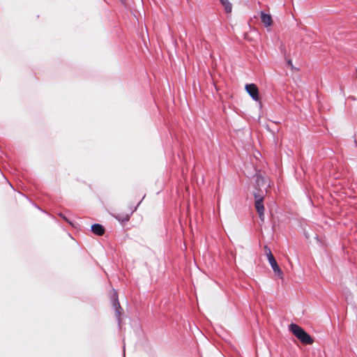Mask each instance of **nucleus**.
Masks as SVG:
<instances>
[{
  "label": "nucleus",
  "mask_w": 357,
  "mask_h": 357,
  "mask_svg": "<svg viewBox=\"0 0 357 357\" xmlns=\"http://www.w3.org/2000/svg\"><path fill=\"white\" fill-rule=\"evenodd\" d=\"M254 197L255 199V206L259 214V217L261 220H264V206L263 204L264 201V192L259 193V191L254 192Z\"/></svg>",
  "instance_id": "obj_2"
},
{
  "label": "nucleus",
  "mask_w": 357,
  "mask_h": 357,
  "mask_svg": "<svg viewBox=\"0 0 357 357\" xmlns=\"http://www.w3.org/2000/svg\"><path fill=\"white\" fill-rule=\"evenodd\" d=\"M221 4L224 6L226 13H229L231 12L232 5L229 0H219Z\"/></svg>",
  "instance_id": "obj_9"
},
{
  "label": "nucleus",
  "mask_w": 357,
  "mask_h": 357,
  "mask_svg": "<svg viewBox=\"0 0 357 357\" xmlns=\"http://www.w3.org/2000/svg\"><path fill=\"white\" fill-rule=\"evenodd\" d=\"M113 305H114V307L115 308L116 317L119 319V317L121 316L120 310H121V307L119 302L116 292L114 293V298L113 299Z\"/></svg>",
  "instance_id": "obj_8"
},
{
  "label": "nucleus",
  "mask_w": 357,
  "mask_h": 357,
  "mask_svg": "<svg viewBox=\"0 0 357 357\" xmlns=\"http://www.w3.org/2000/svg\"><path fill=\"white\" fill-rule=\"evenodd\" d=\"M260 18L261 22L264 23V24L266 26H269L272 24L273 20L272 17L270 15L265 13L264 12L261 11L260 13Z\"/></svg>",
  "instance_id": "obj_5"
},
{
  "label": "nucleus",
  "mask_w": 357,
  "mask_h": 357,
  "mask_svg": "<svg viewBox=\"0 0 357 357\" xmlns=\"http://www.w3.org/2000/svg\"><path fill=\"white\" fill-rule=\"evenodd\" d=\"M268 261L272 267L274 273L277 275H278L280 277H282V271H281L280 268L277 264V261L274 257V256L270 257L268 258Z\"/></svg>",
  "instance_id": "obj_4"
},
{
  "label": "nucleus",
  "mask_w": 357,
  "mask_h": 357,
  "mask_svg": "<svg viewBox=\"0 0 357 357\" xmlns=\"http://www.w3.org/2000/svg\"><path fill=\"white\" fill-rule=\"evenodd\" d=\"M266 180L264 177H262L261 176H257L256 177V180H255V188H256V190L255 192H257L259 191V193H261L263 192L261 190H260V187L261 186H264L266 185Z\"/></svg>",
  "instance_id": "obj_6"
},
{
  "label": "nucleus",
  "mask_w": 357,
  "mask_h": 357,
  "mask_svg": "<svg viewBox=\"0 0 357 357\" xmlns=\"http://www.w3.org/2000/svg\"><path fill=\"white\" fill-rule=\"evenodd\" d=\"M264 252H265L266 255L267 256V259L270 257L273 256V255L271 252V249L267 245L264 246Z\"/></svg>",
  "instance_id": "obj_11"
},
{
  "label": "nucleus",
  "mask_w": 357,
  "mask_h": 357,
  "mask_svg": "<svg viewBox=\"0 0 357 357\" xmlns=\"http://www.w3.org/2000/svg\"><path fill=\"white\" fill-rule=\"evenodd\" d=\"M287 64L291 66V68H293V64H292V61L291 60H289L288 62H287Z\"/></svg>",
  "instance_id": "obj_12"
},
{
  "label": "nucleus",
  "mask_w": 357,
  "mask_h": 357,
  "mask_svg": "<svg viewBox=\"0 0 357 357\" xmlns=\"http://www.w3.org/2000/svg\"><path fill=\"white\" fill-rule=\"evenodd\" d=\"M289 330L302 343L312 344L314 342L312 337L298 325L291 324Z\"/></svg>",
  "instance_id": "obj_1"
},
{
  "label": "nucleus",
  "mask_w": 357,
  "mask_h": 357,
  "mask_svg": "<svg viewBox=\"0 0 357 357\" xmlns=\"http://www.w3.org/2000/svg\"><path fill=\"white\" fill-rule=\"evenodd\" d=\"M245 90L254 100L260 101L259 89L256 84H246Z\"/></svg>",
  "instance_id": "obj_3"
},
{
  "label": "nucleus",
  "mask_w": 357,
  "mask_h": 357,
  "mask_svg": "<svg viewBox=\"0 0 357 357\" xmlns=\"http://www.w3.org/2000/svg\"><path fill=\"white\" fill-rule=\"evenodd\" d=\"M91 231L93 234L102 236L105 233L104 227L100 224H94L91 226Z\"/></svg>",
  "instance_id": "obj_7"
},
{
  "label": "nucleus",
  "mask_w": 357,
  "mask_h": 357,
  "mask_svg": "<svg viewBox=\"0 0 357 357\" xmlns=\"http://www.w3.org/2000/svg\"><path fill=\"white\" fill-rule=\"evenodd\" d=\"M121 1L122 3L125 4V1L124 0H120Z\"/></svg>",
  "instance_id": "obj_13"
},
{
  "label": "nucleus",
  "mask_w": 357,
  "mask_h": 357,
  "mask_svg": "<svg viewBox=\"0 0 357 357\" xmlns=\"http://www.w3.org/2000/svg\"><path fill=\"white\" fill-rule=\"evenodd\" d=\"M115 218L120 222H128L130 219V215L126 214V215L121 216L120 215H115Z\"/></svg>",
  "instance_id": "obj_10"
}]
</instances>
